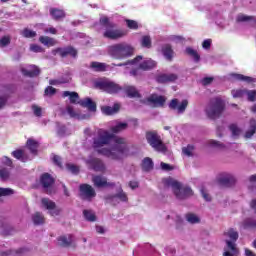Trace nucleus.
<instances>
[{
	"label": "nucleus",
	"mask_w": 256,
	"mask_h": 256,
	"mask_svg": "<svg viewBox=\"0 0 256 256\" xmlns=\"http://www.w3.org/2000/svg\"><path fill=\"white\" fill-rule=\"evenodd\" d=\"M40 184L47 195H53L55 190L53 189V185H55V178L47 172L43 173L40 176Z\"/></svg>",
	"instance_id": "nucleus-7"
},
{
	"label": "nucleus",
	"mask_w": 256,
	"mask_h": 256,
	"mask_svg": "<svg viewBox=\"0 0 256 256\" xmlns=\"http://www.w3.org/2000/svg\"><path fill=\"white\" fill-rule=\"evenodd\" d=\"M80 197L86 201H91V199L97 197V192L92 185L81 184L80 187Z\"/></svg>",
	"instance_id": "nucleus-9"
},
{
	"label": "nucleus",
	"mask_w": 256,
	"mask_h": 256,
	"mask_svg": "<svg viewBox=\"0 0 256 256\" xmlns=\"http://www.w3.org/2000/svg\"><path fill=\"white\" fill-rule=\"evenodd\" d=\"M133 53H135V48L125 42L114 44L109 47V55L113 59H127L128 57L133 56Z\"/></svg>",
	"instance_id": "nucleus-5"
},
{
	"label": "nucleus",
	"mask_w": 256,
	"mask_h": 256,
	"mask_svg": "<svg viewBox=\"0 0 256 256\" xmlns=\"http://www.w3.org/2000/svg\"><path fill=\"white\" fill-rule=\"evenodd\" d=\"M49 13L54 21H63L67 17L65 10L59 8H50Z\"/></svg>",
	"instance_id": "nucleus-21"
},
{
	"label": "nucleus",
	"mask_w": 256,
	"mask_h": 256,
	"mask_svg": "<svg viewBox=\"0 0 256 256\" xmlns=\"http://www.w3.org/2000/svg\"><path fill=\"white\" fill-rule=\"evenodd\" d=\"M230 81H244L245 83H253V78L243 74L231 73L229 74Z\"/></svg>",
	"instance_id": "nucleus-23"
},
{
	"label": "nucleus",
	"mask_w": 256,
	"mask_h": 256,
	"mask_svg": "<svg viewBox=\"0 0 256 256\" xmlns=\"http://www.w3.org/2000/svg\"><path fill=\"white\" fill-rule=\"evenodd\" d=\"M90 69H93L96 73H103L107 71V65L103 62H91Z\"/></svg>",
	"instance_id": "nucleus-29"
},
{
	"label": "nucleus",
	"mask_w": 256,
	"mask_h": 256,
	"mask_svg": "<svg viewBox=\"0 0 256 256\" xmlns=\"http://www.w3.org/2000/svg\"><path fill=\"white\" fill-rule=\"evenodd\" d=\"M30 51H33V53H43L45 50L38 44H32L30 45Z\"/></svg>",
	"instance_id": "nucleus-60"
},
{
	"label": "nucleus",
	"mask_w": 256,
	"mask_h": 256,
	"mask_svg": "<svg viewBox=\"0 0 256 256\" xmlns=\"http://www.w3.org/2000/svg\"><path fill=\"white\" fill-rule=\"evenodd\" d=\"M186 53H187V55H189L190 57H192L194 59L195 63H199V61H201V56L199 55L197 50H194L191 47H187Z\"/></svg>",
	"instance_id": "nucleus-37"
},
{
	"label": "nucleus",
	"mask_w": 256,
	"mask_h": 256,
	"mask_svg": "<svg viewBox=\"0 0 256 256\" xmlns=\"http://www.w3.org/2000/svg\"><path fill=\"white\" fill-rule=\"evenodd\" d=\"M142 171L145 173H149V171H153V167H155V164L153 163V159L146 157L142 160Z\"/></svg>",
	"instance_id": "nucleus-28"
},
{
	"label": "nucleus",
	"mask_w": 256,
	"mask_h": 256,
	"mask_svg": "<svg viewBox=\"0 0 256 256\" xmlns=\"http://www.w3.org/2000/svg\"><path fill=\"white\" fill-rule=\"evenodd\" d=\"M202 47L203 49H211V39L204 40Z\"/></svg>",
	"instance_id": "nucleus-64"
},
{
	"label": "nucleus",
	"mask_w": 256,
	"mask_h": 256,
	"mask_svg": "<svg viewBox=\"0 0 256 256\" xmlns=\"http://www.w3.org/2000/svg\"><path fill=\"white\" fill-rule=\"evenodd\" d=\"M186 219L188 223H192V224L199 223L201 221L199 217H197V215L195 214H187Z\"/></svg>",
	"instance_id": "nucleus-53"
},
{
	"label": "nucleus",
	"mask_w": 256,
	"mask_h": 256,
	"mask_svg": "<svg viewBox=\"0 0 256 256\" xmlns=\"http://www.w3.org/2000/svg\"><path fill=\"white\" fill-rule=\"evenodd\" d=\"M32 221L34 225H43V223H45V217L41 212H35L32 215Z\"/></svg>",
	"instance_id": "nucleus-35"
},
{
	"label": "nucleus",
	"mask_w": 256,
	"mask_h": 256,
	"mask_svg": "<svg viewBox=\"0 0 256 256\" xmlns=\"http://www.w3.org/2000/svg\"><path fill=\"white\" fill-rule=\"evenodd\" d=\"M81 107H85L88 111L95 113L97 111V103H95L91 98H84L80 101Z\"/></svg>",
	"instance_id": "nucleus-22"
},
{
	"label": "nucleus",
	"mask_w": 256,
	"mask_h": 256,
	"mask_svg": "<svg viewBox=\"0 0 256 256\" xmlns=\"http://www.w3.org/2000/svg\"><path fill=\"white\" fill-rule=\"evenodd\" d=\"M63 97H69L70 103L75 104L79 101V93L77 92L64 91Z\"/></svg>",
	"instance_id": "nucleus-36"
},
{
	"label": "nucleus",
	"mask_w": 256,
	"mask_h": 256,
	"mask_svg": "<svg viewBox=\"0 0 256 256\" xmlns=\"http://www.w3.org/2000/svg\"><path fill=\"white\" fill-rule=\"evenodd\" d=\"M26 147L29 149L32 155H37L39 149V142L33 138H30L26 142Z\"/></svg>",
	"instance_id": "nucleus-25"
},
{
	"label": "nucleus",
	"mask_w": 256,
	"mask_h": 256,
	"mask_svg": "<svg viewBox=\"0 0 256 256\" xmlns=\"http://www.w3.org/2000/svg\"><path fill=\"white\" fill-rule=\"evenodd\" d=\"M32 110H33L34 115H35L36 117H41V115H42L41 107H39V106H37V105H33V106H32Z\"/></svg>",
	"instance_id": "nucleus-62"
},
{
	"label": "nucleus",
	"mask_w": 256,
	"mask_h": 256,
	"mask_svg": "<svg viewBox=\"0 0 256 256\" xmlns=\"http://www.w3.org/2000/svg\"><path fill=\"white\" fill-rule=\"evenodd\" d=\"M22 37H25V39H33L34 37H37V32L29 29L24 28L21 32Z\"/></svg>",
	"instance_id": "nucleus-40"
},
{
	"label": "nucleus",
	"mask_w": 256,
	"mask_h": 256,
	"mask_svg": "<svg viewBox=\"0 0 256 256\" xmlns=\"http://www.w3.org/2000/svg\"><path fill=\"white\" fill-rule=\"evenodd\" d=\"M226 247L224 248L223 256H238L239 248H237V244L232 241L226 240Z\"/></svg>",
	"instance_id": "nucleus-15"
},
{
	"label": "nucleus",
	"mask_w": 256,
	"mask_h": 256,
	"mask_svg": "<svg viewBox=\"0 0 256 256\" xmlns=\"http://www.w3.org/2000/svg\"><path fill=\"white\" fill-rule=\"evenodd\" d=\"M92 147L97 149L98 155H103L113 161H121L129 153V146L125 138L115 136L103 129H99L97 136L93 138Z\"/></svg>",
	"instance_id": "nucleus-1"
},
{
	"label": "nucleus",
	"mask_w": 256,
	"mask_h": 256,
	"mask_svg": "<svg viewBox=\"0 0 256 256\" xmlns=\"http://www.w3.org/2000/svg\"><path fill=\"white\" fill-rule=\"evenodd\" d=\"M73 237H74L73 234L59 236L57 238L58 245L60 247H65V248L71 247V245H73L74 243Z\"/></svg>",
	"instance_id": "nucleus-20"
},
{
	"label": "nucleus",
	"mask_w": 256,
	"mask_h": 256,
	"mask_svg": "<svg viewBox=\"0 0 256 256\" xmlns=\"http://www.w3.org/2000/svg\"><path fill=\"white\" fill-rule=\"evenodd\" d=\"M255 133H256V120L251 119L250 120V129L248 131H246L244 137H245V139H251Z\"/></svg>",
	"instance_id": "nucleus-34"
},
{
	"label": "nucleus",
	"mask_w": 256,
	"mask_h": 256,
	"mask_svg": "<svg viewBox=\"0 0 256 256\" xmlns=\"http://www.w3.org/2000/svg\"><path fill=\"white\" fill-rule=\"evenodd\" d=\"M7 101H9V96L7 95L0 96V110L5 108V105H7Z\"/></svg>",
	"instance_id": "nucleus-61"
},
{
	"label": "nucleus",
	"mask_w": 256,
	"mask_h": 256,
	"mask_svg": "<svg viewBox=\"0 0 256 256\" xmlns=\"http://www.w3.org/2000/svg\"><path fill=\"white\" fill-rule=\"evenodd\" d=\"M88 165H90L91 169L96 173H105V163L99 158H92L88 160Z\"/></svg>",
	"instance_id": "nucleus-13"
},
{
	"label": "nucleus",
	"mask_w": 256,
	"mask_h": 256,
	"mask_svg": "<svg viewBox=\"0 0 256 256\" xmlns=\"http://www.w3.org/2000/svg\"><path fill=\"white\" fill-rule=\"evenodd\" d=\"M165 187H172V191L176 197V199H188V197H193V190L189 186L183 187L181 182L173 179L172 177H168L163 180Z\"/></svg>",
	"instance_id": "nucleus-3"
},
{
	"label": "nucleus",
	"mask_w": 256,
	"mask_h": 256,
	"mask_svg": "<svg viewBox=\"0 0 256 256\" xmlns=\"http://www.w3.org/2000/svg\"><path fill=\"white\" fill-rule=\"evenodd\" d=\"M229 129H230L233 137H238V135H240V133H241V129H239V127H237V124H231L229 126Z\"/></svg>",
	"instance_id": "nucleus-55"
},
{
	"label": "nucleus",
	"mask_w": 256,
	"mask_h": 256,
	"mask_svg": "<svg viewBox=\"0 0 256 256\" xmlns=\"http://www.w3.org/2000/svg\"><path fill=\"white\" fill-rule=\"evenodd\" d=\"M108 199H119L123 203H127V201H129V198L127 197V193L123 192V190H121L119 193L115 195L109 196Z\"/></svg>",
	"instance_id": "nucleus-38"
},
{
	"label": "nucleus",
	"mask_w": 256,
	"mask_h": 256,
	"mask_svg": "<svg viewBox=\"0 0 256 256\" xmlns=\"http://www.w3.org/2000/svg\"><path fill=\"white\" fill-rule=\"evenodd\" d=\"M125 93L127 97H129L130 99L141 98V94L139 93V91H137V88H135L134 86H127L125 88Z\"/></svg>",
	"instance_id": "nucleus-30"
},
{
	"label": "nucleus",
	"mask_w": 256,
	"mask_h": 256,
	"mask_svg": "<svg viewBox=\"0 0 256 256\" xmlns=\"http://www.w3.org/2000/svg\"><path fill=\"white\" fill-rule=\"evenodd\" d=\"M2 165H5L6 167H9L10 169H13L15 167V165L13 164V160L7 156H3Z\"/></svg>",
	"instance_id": "nucleus-49"
},
{
	"label": "nucleus",
	"mask_w": 256,
	"mask_h": 256,
	"mask_svg": "<svg viewBox=\"0 0 256 256\" xmlns=\"http://www.w3.org/2000/svg\"><path fill=\"white\" fill-rule=\"evenodd\" d=\"M39 42L42 45H45V47H55V44L57 43V40L55 38H51L49 36H40Z\"/></svg>",
	"instance_id": "nucleus-31"
},
{
	"label": "nucleus",
	"mask_w": 256,
	"mask_h": 256,
	"mask_svg": "<svg viewBox=\"0 0 256 256\" xmlns=\"http://www.w3.org/2000/svg\"><path fill=\"white\" fill-rule=\"evenodd\" d=\"M162 54L167 61H173V55H175V52L170 44H166L162 47Z\"/></svg>",
	"instance_id": "nucleus-27"
},
{
	"label": "nucleus",
	"mask_w": 256,
	"mask_h": 256,
	"mask_svg": "<svg viewBox=\"0 0 256 256\" xmlns=\"http://www.w3.org/2000/svg\"><path fill=\"white\" fill-rule=\"evenodd\" d=\"M254 17L253 16H247V15H244V14H240L237 16V19L236 21L238 23H245L247 21H253Z\"/></svg>",
	"instance_id": "nucleus-47"
},
{
	"label": "nucleus",
	"mask_w": 256,
	"mask_h": 256,
	"mask_svg": "<svg viewBox=\"0 0 256 256\" xmlns=\"http://www.w3.org/2000/svg\"><path fill=\"white\" fill-rule=\"evenodd\" d=\"M15 191L11 188H1L0 187V197H9V195H13Z\"/></svg>",
	"instance_id": "nucleus-50"
},
{
	"label": "nucleus",
	"mask_w": 256,
	"mask_h": 256,
	"mask_svg": "<svg viewBox=\"0 0 256 256\" xmlns=\"http://www.w3.org/2000/svg\"><path fill=\"white\" fill-rule=\"evenodd\" d=\"M119 109H121V105L115 103L113 107L111 106H103L101 107V111L104 115H115V113H119Z\"/></svg>",
	"instance_id": "nucleus-24"
},
{
	"label": "nucleus",
	"mask_w": 256,
	"mask_h": 256,
	"mask_svg": "<svg viewBox=\"0 0 256 256\" xmlns=\"http://www.w3.org/2000/svg\"><path fill=\"white\" fill-rule=\"evenodd\" d=\"M83 215L86 221H90V222L97 221V216L91 210H84Z\"/></svg>",
	"instance_id": "nucleus-42"
},
{
	"label": "nucleus",
	"mask_w": 256,
	"mask_h": 256,
	"mask_svg": "<svg viewBox=\"0 0 256 256\" xmlns=\"http://www.w3.org/2000/svg\"><path fill=\"white\" fill-rule=\"evenodd\" d=\"M140 61H143V56L138 55L132 60H128L126 63H119L116 67H125V65H137Z\"/></svg>",
	"instance_id": "nucleus-39"
},
{
	"label": "nucleus",
	"mask_w": 256,
	"mask_h": 256,
	"mask_svg": "<svg viewBox=\"0 0 256 256\" xmlns=\"http://www.w3.org/2000/svg\"><path fill=\"white\" fill-rule=\"evenodd\" d=\"M245 95L247 96L248 101L253 103L256 99V90H246Z\"/></svg>",
	"instance_id": "nucleus-56"
},
{
	"label": "nucleus",
	"mask_w": 256,
	"mask_h": 256,
	"mask_svg": "<svg viewBox=\"0 0 256 256\" xmlns=\"http://www.w3.org/2000/svg\"><path fill=\"white\" fill-rule=\"evenodd\" d=\"M52 161H53L54 165H56L60 169H63V158H61V156L54 155L52 158Z\"/></svg>",
	"instance_id": "nucleus-51"
},
{
	"label": "nucleus",
	"mask_w": 256,
	"mask_h": 256,
	"mask_svg": "<svg viewBox=\"0 0 256 256\" xmlns=\"http://www.w3.org/2000/svg\"><path fill=\"white\" fill-rule=\"evenodd\" d=\"M146 141L155 151L160 153H165V151H167V146H165V143H163V140L157 131H147Z\"/></svg>",
	"instance_id": "nucleus-6"
},
{
	"label": "nucleus",
	"mask_w": 256,
	"mask_h": 256,
	"mask_svg": "<svg viewBox=\"0 0 256 256\" xmlns=\"http://www.w3.org/2000/svg\"><path fill=\"white\" fill-rule=\"evenodd\" d=\"M9 177H11V172L7 170V168L0 169V179L1 181H9Z\"/></svg>",
	"instance_id": "nucleus-44"
},
{
	"label": "nucleus",
	"mask_w": 256,
	"mask_h": 256,
	"mask_svg": "<svg viewBox=\"0 0 256 256\" xmlns=\"http://www.w3.org/2000/svg\"><path fill=\"white\" fill-rule=\"evenodd\" d=\"M235 181V177H233L231 174H226L218 178V184L220 187H233Z\"/></svg>",
	"instance_id": "nucleus-19"
},
{
	"label": "nucleus",
	"mask_w": 256,
	"mask_h": 256,
	"mask_svg": "<svg viewBox=\"0 0 256 256\" xmlns=\"http://www.w3.org/2000/svg\"><path fill=\"white\" fill-rule=\"evenodd\" d=\"M195 149V146L188 144L187 147H184L182 149V152L184 153V155H187L188 157H191L193 155V150Z\"/></svg>",
	"instance_id": "nucleus-54"
},
{
	"label": "nucleus",
	"mask_w": 256,
	"mask_h": 256,
	"mask_svg": "<svg viewBox=\"0 0 256 256\" xmlns=\"http://www.w3.org/2000/svg\"><path fill=\"white\" fill-rule=\"evenodd\" d=\"M210 147H216L217 149H225V144L216 141V140H210L209 142Z\"/></svg>",
	"instance_id": "nucleus-58"
},
{
	"label": "nucleus",
	"mask_w": 256,
	"mask_h": 256,
	"mask_svg": "<svg viewBox=\"0 0 256 256\" xmlns=\"http://www.w3.org/2000/svg\"><path fill=\"white\" fill-rule=\"evenodd\" d=\"M225 107V100L217 96L209 100L205 108V113L208 119H212V121H215V119H219V117L223 115Z\"/></svg>",
	"instance_id": "nucleus-4"
},
{
	"label": "nucleus",
	"mask_w": 256,
	"mask_h": 256,
	"mask_svg": "<svg viewBox=\"0 0 256 256\" xmlns=\"http://www.w3.org/2000/svg\"><path fill=\"white\" fill-rule=\"evenodd\" d=\"M201 194L205 201H211V196L209 195V193H207V191H205V188L201 189Z\"/></svg>",
	"instance_id": "nucleus-63"
},
{
	"label": "nucleus",
	"mask_w": 256,
	"mask_h": 256,
	"mask_svg": "<svg viewBox=\"0 0 256 256\" xmlns=\"http://www.w3.org/2000/svg\"><path fill=\"white\" fill-rule=\"evenodd\" d=\"M11 44V37L10 36H3L0 39V47H7V45Z\"/></svg>",
	"instance_id": "nucleus-57"
},
{
	"label": "nucleus",
	"mask_w": 256,
	"mask_h": 256,
	"mask_svg": "<svg viewBox=\"0 0 256 256\" xmlns=\"http://www.w3.org/2000/svg\"><path fill=\"white\" fill-rule=\"evenodd\" d=\"M92 183L94 187H97V189H103L105 187H115V183L107 182V178H105L103 175L92 176Z\"/></svg>",
	"instance_id": "nucleus-10"
},
{
	"label": "nucleus",
	"mask_w": 256,
	"mask_h": 256,
	"mask_svg": "<svg viewBox=\"0 0 256 256\" xmlns=\"http://www.w3.org/2000/svg\"><path fill=\"white\" fill-rule=\"evenodd\" d=\"M127 129V123L121 122L118 123L116 126L110 128L112 133H121V131H125Z\"/></svg>",
	"instance_id": "nucleus-41"
},
{
	"label": "nucleus",
	"mask_w": 256,
	"mask_h": 256,
	"mask_svg": "<svg viewBox=\"0 0 256 256\" xmlns=\"http://www.w3.org/2000/svg\"><path fill=\"white\" fill-rule=\"evenodd\" d=\"M21 73L24 77H39V75L41 74V69H39L36 65H30L27 68H21Z\"/></svg>",
	"instance_id": "nucleus-16"
},
{
	"label": "nucleus",
	"mask_w": 256,
	"mask_h": 256,
	"mask_svg": "<svg viewBox=\"0 0 256 256\" xmlns=\"http://www.w3.org/2000/svg\"><path fill=\"white\" fill-rule=\"evenodd\" d=\"M55 93H57V89H55L53 86H48L44 91V95H47L49 97H53Z\"/></svg>",
	"instance_id": "nucleus-59"
},
{
	"label": "nucleus",
	"mask_w": 256,
	"mask_h": 256,
	"mask_svg": "<svg viewBox=\"0 0 256 256\" xmlns=\"http://www.w3.org/2000/svg\"><path fill=\"white\" fill-rule=\"evenodd\" d=\"M141 45L145 49H151L152 43H151V37L150 36H143L141 40Z\"/></svg>",
	"instance_id": "nucleus-43"
},
{
	"label": "nucleus",
	"mask_w": 256,
	"mask_h": 256,
	"mask_svg": "<svg viewBox=\"0 0 256 256\" xmlns=\"http://www.w3.org/2000/svg\"><path fill=\"white\" fill-rule=\"evenodd\" d=\"M96 86L101 91H105V93H109L110 95H115V93L123 91V87L113 81H100L96 83Z\"/></svg>",
	"instance_id": "nucleus-8"
},
{
	"label": "nucleus",
	"mask_w": 256,
	"mask_h": 256,
	"mask_svg": "<svg viewBox=\"0 0 256 256\" xmlns=\"http://www.w3.org/2000/svg\"><path fill=\"white\" fill-rule=\"evenodd\" d=\"M99 21L100 25L106 29V31L103 33V37L106 39L117 41V39H123V37H127V30L117 29V24L109 21V17L103 16Z\"/></svg>",
	"instance_id": "nucleus-2"
},
{
	"label": "nucleus",
	"mask_w": 256,
	"mask_h": 256,
	"mask_svg": "<svg viewBox=\"0 0 256 256\" xmlns=\"http://www.w3.org/2000/svg\"><path fill=\"white\" fill-rule=\"evenodd\" d=\"M179 79V76L177 74H158L156 76L157 83L165 84V83H175Z\"/></svg>",
	"instance_id": "nucleus-14"
},
{
	"label": "nucleus",
	"mask_w": 256,
	"mask_h": 256,
	"mask_svg": "<svg viewBox=\"0 0 256 256\" xmlns=\"http://www.w3.org/2000/svg\"><path fill=\"white\" fill-rule=\"evenodd\" d=\"M41 203L43 207H45V209L50 211V215H59V210H55L57 205L55 204V202H53V200H50L49 198H42Z\"/></svg>",
	"instance_id": "nucleus-18"
},
{
	"label": "nucleus",
	"mask_w": 256,
	"mask_h": 256,
	"mask_svg": "<svg viewBox=\"0 0 256 256\" xmlns=\"http://www.w3.org/2000/svg\"><path fill=\"white\" fill-rule=\"evenodd\" d=\"M11 155L12 157H14V159H17L18 161H22V163H25L27 161V156H25V151H23L22 149H17L12 151Z\"/></svg>",
	"instance_id": "nucleus-32"
},
{
	"label": "nucleus",
	"mask_w": 256,
	"mask_h": 256,
	"mask_svg": "<svg viewBox=\"0 0 256 256\" xmlns=\"http://www.w3.org/2000/svg\"><path fill=\"white\" fill-rule=\"evenodd\" d=\"M246 91H247V89L232 90L231 91L232 97H234L235 99L245 97Z\"/></svg>",
	"instance_id": "nucleus-46"
},
{
	"label": "nucleus",
	"mask_w": 256,
	"mask_h": 256,
	"mask_svg": "<svg viewBox=\"0 0 256 256\" xmlns=\"http://www.w3.org/2000/svg\"><path fill=\"white\" fill-rule=\"evenodd\" d=\"M53 55H57V53H59L60 57L65 58L68 55H70V57H77V49H75V47L73 46H67L66 48H56L55 50L52 51Z\"/></svg>",
	"instance_id": "nucleus-11"
},
{
	"label": "nucleus",
	"mask_w": 256,
	"mask_h": 256,
	"mask_svg": "<svg viewBox=\"0 0 256 256\" xmlns=\"http://www.w3.org/2000/svg\"><path fill=\"white\" fill-rule=\"evenodd\" d=\"M243 225L244 229H256V220L246 219Z\"/></svg>",
	"instance_id": "nucleus-45"
},
{
	"label": "nucleus",
	"mask_w": 256,
	"mask_h": 256,
	"mask_svg": "<svg viewBox=\"0 0 256 256\" xmlns=\"http://www.w3.org/2000/svg\"><path fill=\"white\" fill-rule=\"evenodd\" d=\"M188 105L189 101L183 100L179 104V100L177 98H174L169 103V109H172V111H177V113H185V110L187 109Z\"/></svg>",
	"instance_id": "nucleus-12"
},
{
	"label": "nucleus",
	"mask_w": 256,
	"mask_h": 256,
	"mask_svg": "<svg viewBox=\"0 0 256 256\" xmlns=\"http://www.w3.org/2000/svg\"><path fill=\"white\" fill-rule=\"evenodd\" d=\"M157 67V62L153 59L144 60L139 65V69H142V71H151V69H155Z\"/></svg>",
	"instance_id": "nucleus-26"
},
{
	"label": "nucleus",
	"mask_w": 256,
	"mask_h": 256,
	"mask_svg": "<svg viewBox=\"0 0 256 256\" xmlns=\"http://www.w3.org/2000/svg\"><path fill=\"white\" fill-rule=\"evenodd\" d=\"M66 168L68 169V171H71L73 175H79V166L68 163L66 164Z\"/></svg>",
	"instance_id": "nucleus-52"
},
{
	"label": "nucleus",
	"mask_w": 256,
	"mask_h": 256,
	"mask_svg": "<svg viewBox=\"0 0 256 256\" xmlns=\"http://www.w3.org/2000/svg\"><path fill=\"white\" fill-rule=\"evenodd\" d=\"M125 22H126L128 29H134V30L139 29V23H137V21L126 19Z\"/></svg>",
	"instance_id": "nucleus-48"
},
{
	"label": "nucleus",
	"mask_w": 256,
	"mask_h": 256,
	"mask_svg": "<svg viewBox=\"0 0 256 256\" xmlns=\"http://www.w3.org/2000/svg\"><path fill=\"white\" fill-rule=\"evenodd\" d=\"M224 237H229L232 243H235L237 239H239V233L235 231L233 228L228 229L226 232H224Z\"/></svg>",
	"instance_id": "nucleus-33"
},
{
	"label": "nucleus",
	"mask_w": 256,
	"mask_h": 256,
	"mask_svg": "<svg viewBox=\"0 0 256 256\" xmlns=\"http://www.w3.org/2000/svg\"><path fill=\"white\" fill-rule=\"evenodd\" d=\"M148 103H152L155 107H164L167 101L165 96H159L157 94H151L150 97L147 98Z\"/></svg>",
	"instance_id": "nucleus-17"
}]
</instances>
